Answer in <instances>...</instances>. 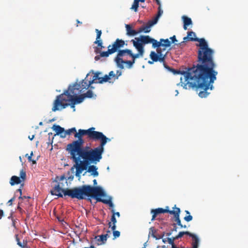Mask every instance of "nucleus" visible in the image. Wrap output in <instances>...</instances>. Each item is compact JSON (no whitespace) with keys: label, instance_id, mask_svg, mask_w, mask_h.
Here are the masks:
<instances>
[{"label":"nucleus","instance_id":"nucleus-21","mask_svg":"<svg viewBox=\"0 0 248 248\" xmlns=\"http://www.w3.org/2000/svg\"><path fill=\"white\" fill-rule=\"evenodd\" d=\"M74 133V137L75 138V135L76 134L78 133V131L77 132V130L75 127H73L72 128L66 130H64L63 134H62L61 135V137L62 138H65L67 135H70L71 133Z\"/></svg>","mask_w":248,"mask_h":248},{"label":"nucleus","instance_id":"nucleus-63","mask_svg":"<svg viewBox=\"0 0 248 248\" xmlns=\"http://www.w3.org/2000/svg\"><path fill=\"white\" fill-rule=\"evenodd\" d=\"M156 248H162V246H158Z\"/></svg>","mask_w":248,"mask_h":248},{"label":"nucleus","instance_id":"nucleus-19","mask_svg":"<svg viewBox=\"0 0 248 248\" xmlns=\"http://www.w3.org/2000/svg\"><path fill=\"white\" fill-rule=\"evenodd\" d=\"M78 84H79V88H81L82 92H84L89 88H90L91 89L93 88V87L92 86V84H90V81H88V80L86 79V78L83 79Z\"/></svg>","mask_w":248,"mask_h":248},{"label":"nucleus","instance_id":"nucleus-57","mask_svg":"<svg viewBox=\"0 0 248 248\" xmlns=\"http://www.w3.org/2000/svg\"><path fill=\"white\" fill-rule=\"evenodd\" d=\"M77 22L78 24H82V22H80L78 20H77Z\"/></svg>","mask_w":248,"mask_h":248},{"label":"nucleus","instance_id":"nucleus-29","mask_svg":"<svg viewBox=\"0 0 248 248\" xmlns=\"http://www.w3.org/2000/svg\"><path fill=\"white\" fill-rule=\"evenodd\" d=\"M84 98H92L93 96V93L91 90H88L86 93L82 94Z\"/></svg>","mask_w":248,"mask_h":248},{"label":"nucleus","instance_id":"nucleus-60","mask_svg":"<svg viewBox=\"0 0 248 248\" xmlns=\"http://www.w3.org/2000/svg\"><path fill=\"white\" fill-rule=\"evenodd\" d=\"M57 218H58V220H59V221H62V220H61V219L60 218H59V217H58Z\"/></svg>","mask_w":248,"mask_h":248},{"label":"nucleus","instance_id":"nucleus-48","mask_svg":"<svg viewBox=\"0 0 248 248\" xmlns=\"http://www.w3.org/2000/svg\"><path fill=\"white\" fill-rule=\"evenodd\" d=\"M3 216V211L2 210L0 209V219H1Z\"/></svg>","mask_w":248,"mask_h":248},{"label":"nucleus","instance_id":"nucleus-6","mask_svg":"<svg viewBox=\"0 0 248 248\" xmlns=\"http://www.w3.org/2000/svg\"><path fill=\"white\" fill-rule=\"evenodd\" d=\"M161 63H163V66L164 67V68L166 69H167L168 70H169V71L172 72L174 75H176V74H184V81L183 82V79L182 78H181V82L180 83H181V85L183 87V88L185 89H195L197 92L198 91V90H201L198 94H199V96L201 97V98H204V97H206L207 96V95L210 93H209L207 92V90L209 89H210L211 90H212V88H213V84L214 83H212L211 84H210V85L208 87V89H206V90H204V89H202V88H197V87H190L189 88H186L185 87H184V85L186 83V82H189L190 81H191V79L190 78H188L186 80V73L188 71H186V72H181L180 71H179V70H175L172 68H171L170 67V66H169L168 65H167L166 64V62H165V60L164 61V62H161ZM189 68H188V69H189Z\"/></svg>","mask_w":248,"mask_h":248},{"label":"nucleus","instance_id":"nucleus-55","mask_svg":"<svg viewBox=\"0 0 248 248\" xmlns=\"http://www.w3.org/2000/svg\"><path fill=\"white\" fill-rule=\"evenodd\" d=\"M185 212H186V214H187V215H190V213H189V212L188 211H187V210H186V211H185Z\"/></svg>","mask_w":248,"mask_h":248},{"label":"nucleus","instance_id":"nucleus-53","mask_svg":"<svg viewBox=\"0 0 248 248\" xmlns=\"http://www.w3.org/2000/svg\"><path fill=\"white\" fill-rule=\"evenodd\" d=\"M171 233H172V232H168V233H167V234H166V235H167V236H170V235L171 234Z\"/></svg>","mask_w":248,"mask_h":248},{"label":"nucleus","instance_id":"nucleus-22","mask_svg":"<svg viewBox=\"0 0 248 248\" xmlns=\"http://www.w3.org/2000/svg\"><path fill=\"white\" fill-rule=\"evenodd\" d=\"M182 19L184 22V29L186 30L187 29V26L192 24V20L190 18L185 16H182Z\"/></svg>","mask_w":248,"mask_h":248},{"label":"nucleus","instance_id":"nucleus-45","mask_svg":"<svg viewBox=\"0 0 248 248\" xmlns=\"http://www.w3.org/2000/svg\"><path fill=\"white\" fill-rule=\"evenodd\" d=\"M27 198L30 199L31 197H26L25 196H22L21 195V196L20 195V196L19 197V199H25Z\"/></svg>","mask_w":248,"mask_h":248},{"label":"nucleus","instance_id":"nucleus-44","mask_svg":"<svg viewBox=\"0 0 248 248\" xmlns=\"http://www.w3.org/2000/svg\"><path fill=\"white\" fill-rule=\"evenodd\" d=\"M170 39L171 40L172 43H174L175 42H177V40L176 39V37L175 35H173V36L170 37Z\"/></svg>","mask_w":248,"mask_h":248},{"label":"nucleus","instance_id":"nucleus-31","mask_svg":"<svg viewBox=\"0 0 248 248\" xmlns=\"http://www.w3.org/2000/svg\"><path fill=\"white\" fill-rule=\"evenodd\" d=\"M160 6H161V4L160 5H159V7H158V13H157V16H156V17H155L154 19H156V22H157L158 21V18L159 17V16L162 14L163 13V11H162L161 10V8H160Z\"/></svg>","mask_w":248,"mask_h":248},{"label":"nucleus","instance_id":"nucleus-36","mask_svg":"<svg viewBox=\"0 0 248 248\" xmlns=\"http://www.w3.org/2000/svg\"><path fill=\"white\" fill-rule=\"evenodd\" d=\"M32 155H33V152H31V153L30 155L29 156H28V159L29 162H32L33 164H36V160H32L31 159V157H32Z\"/></svg>","mask_w":248,"mask_h":248},{"label":"nucleus","instance_id":"nucleus-50","mask_svg":"<svg viewBox=\"0 0 248 248\" xmlns=\"http://www.w3.org/2000/svg\"><path fill=\"white\" fill-rule=\"evenodd\" d=\"M180 228H187V226L186 225H183L182 224H181V225L180 226Z\"/></svg>","mask_w":248,"mask_h":248},{"label":"nucleus","instance_id":"nucleus-7","mask_svg":"<svg viewBox=\"0 0 248 248\" xmlns=\"http://www.w3.org/2000/svg\"><path fill=\"white\" fill-rule=\"evenodd\" d=\"M125 45L126 46L127 44H125L124 41L117 38L111 45H109L108 46V49L107 51L102 52L101 56H109L110 55L116 52L118 53L119 51L122 50L120 49L123 48Z\"/></svg>","mask_w":248,"mask_h":248},{"label":"nucleus","instance_id":"nucleus-28","mask_svg":"<svg viewBox=\"0 0 248 248\" xmlns=\"http://www.w3.org/2000/svg\"><path fill=\"white\" fill-rule=\"evenodd\" d=\"M99 238L97 239L98 241H101L103 244H104L107 239V238L108 237V234H102L99 236Z\"/></svg>","mask_w":248,"mask_h":248},{"label":"nucleus","instance_id":"nucleus-4","mask_svg":"<svg viewBox=\"0 0 248 248\" xmlns=\"http://www.w3.org/2000/svg\"><path fill=\"white\" fill-rule=\"evenodd\" d=\"M84 99L82 94L79 96L78 95H71L69 91L66 90L63 93L57 96L54 102L52 110L56 111L59 110V107H61L62 108H66L70 105L67 102H74L76 104H79L83 101Z\"/></svg>","mask_w":248,"mask_h":248},{"label":"nucleus","instance_id":"nucleus-23","mask_svg":"<svg viewBox=\"0 0 248 248\" xmlns=\"http://www.w3.org/2000/svg\"><path fill=\"white\" fill-rule=\"evenodd\" d=\"M87 169V171L92 173V175H93L94 176H97L98 175L99 173L97 171V168L95 166L89 165Z\"/></svg>","mask_w":248,"mask_h":248},{"label":"nucleus","instance_id":"nucleus-39","mask_svg":"<svg viewBox=\"0 0 248 248\" xmlns=\"http://www.w3.org/2000/svg\"><path fill=\"white\" fill-rule=\"evenodd\" d=\"M155 231L154 227H151V228H150L149 233H152V235L154 237H155Z\"/></svg>","mask_w":248,"mask_h":248},{"label":"nucleus","instance_id":"nucleus-40","mask_svg":"<svg viewBox=\"0 0 248 248\" xmlns=\"http://www.w3.org/2000/svg\"><path fill=\"white\" fill-rule=\"evenodd\" d=\"M187 41H190L189 37L187 36L186 37H185L183 38V41L179 44V45H182L185 42H187Z\"/></svg>","mask_w":248,"mask_h":248},{"label":"nucleus","instance_id":"nucleus-43","mask_svg":"<svg viewBox=\"0 0 248 248\" xmlns=\"http://www.w3.org/2000/svg\"><path fill=\"white\" fill-rule=\"evenodd\" d=\"M15 197L14 196L12 199H11L7 202V204H9V205H12L13 202L15 201Z\"/></svg>","mask_w":248,"mask_h":248},{"label":"nucleus","instance_id":"nucleus-24","mask_svg":"<svg viewBox=\"0 0 248 248\" xmlns=\"http://www.w3.org/2000/svg\"><path fill=\"white\" fill-rule=\"evenodd\" d=\"M52 128L54 131H55L56 133V135H60V136L62 134H63V133L64 132V129L63 127H61L59 125H53Z\"/></svg>","mask_w":248,"mask_h":248},{"label":"nucleus","instance_id":"nucleus-12","mask_svg":"<svg viewBox=\"0 0 248 248\" xmlns=\"http://www.w3.org/2000/svg\"><path fill=\"white\" fill-rule=\"evenodd\" d=\"M26 178V172L22 170L20 171V177L16 176H13L10 179V184L11 186L20 184L21 181H24Z\"/></svg>","mask_w":248,"mask_h":248},{"label":"nucleus","instance_id":"nucleus-20","mask_svg":"<svg viewBox=\"0 0 248 248\" xmlns=\"http://www.w3.org/2000/svg\"><path fill=\"white\" fill-rule=\"evenodd\" d=\"M125 28L126 31V35L129 36H134L139 33V30L136 31L132 29L130 25L126 24Z\"/></svg>","mask_w":248,"mask_h":248},{"label":"nucleus","instance_id":"nucleus-34","mask_svg":"<svg viewBox=\"0 0 248 248\" xmlns=\"http://www.w3.org/2000/svg\"><path fill=\"white\" fill-rule=\"evenodd\" d=\"M112 231H113V236L114 237V238L119 237L120 236V232L119 231H115V230H112Z\"/></svg>","mask_w":248,"mask_h":248},{"label":"nucleus","instance_id":"nucleus-25","mask_svg":"<svg viewBox=\"0 0 248 248\" xmlns=\"http://www.w3.org/2000/svg\"><path fill=\"white\" fill-rule=\"evenodd\" d=\"M117 222V220L115 218V217L114 215L111 216V222L108 223V226L109 227H111L112 230H114L116 228V223Z\"/></svg>","mask_w":248,"mask_h":248},{"label":"nucleus","instance_id":"nucleus-37","mask_svg":"<svg viewBox=\"0 0 248 248\" xmlns=\"http://www.w3.org/2000/svg\"><path fill=\"white\" fill-rule=\"evenodd\" d=\"M184 219L185 221L189 222L192 220L193 217L190 215H188V216L185 217Z\"/></svg>","mask_w":248,"mask_h":248},{"label":"nucleus","instance_id":"nucleus-41","mask_svg":"<svg viewBox=\"0 0 248 248\" xmlns=\"http://www.w3.org/2000/svg\"><path fill=\"white\" fill-rule=\"evenodd\" d=\"M102 53V52L101 53H100V55H97L95 57H94V59L95 61H98L100 57H108V56H101V54Z\"/></svg>","mask_w":248,"mask_h":248},{"label":"nucleus","instance_id":"nucleus-2","mask_svg":"<svg viewBox=\"0 0 248 248\" xmlns=\"http://www.w3.org/2000/svg\"><path fill=\"white\" fill-rule=\"evenodd\" d=\"M187 36L191 41H198L200 47L197 52V63L186 73V80L190 78L191 81L186 82L184 87H197L206 90L210 84L217 79V71L215 70L216 64L214 60V50L208 47L204 38H195L196 34L193 31H188Z\"/></svg>","mask_w":248,"mask_h":248},{"label":"nucleus","instance_id":"nucleus-1","mask_svg":"<svg viewBox=\"0 0 248 248\" xmlns=\"http://www.w3.org/2000/svg\"><path fill=\"white\" fill-rule=\"evenodd\" d=\"M94 127L87 130L78 129L75 135L78 140L67 145L70 158L75 163L72 170L76 169V176L80 177L90 164H96L102 158L104 146L110 139L103 133L94 131Z\"/></svg>","mask_w":248,"mask_h":248},{"label":"nucleus","instance_id":"nucleus-18","mask_svg":"<svg viewBox=\"0 0 248 248\" xmlns=\"http://www.w3.org/2000/svg\"><path fill=\"white\" fill-rule=\"evenodd\" d=\"M101 74V72H96L94 73V75L92 80H89L90 84H93V83H100L102 84L106 81H101L103 77H100V75Z\"/></svg>","mask_w":248,"mask_h":248},{"label":"nucleus","instance_id":"nucleus-15","mask_svg":"<svg viewBox=\"0 0 248 248\" xmlns=\"http://www.w3.org/2000/svg\"><path fill=\"white\" fill-rule=\"evenodd\" d=\"M156 23V19H153L149 20L145 26L141 27L139 29V33L144 32V33H148L151 31V27Z\"/></svg>","mask_w":248,"mask_h":248},{"label":"nucleus","instance_id":"nucleus-32","mask_svg":"<svg viewBox=\"0 0 248 248\" xmlns=\"http://www.w3.org/2000/svg\"><path fill=\"white\" fill-rule=\"evenodd\" d=\"M95 31L96 32V40H101L100 37L102 34V31L101 30H99L98 29H95Z\"/></svg>","mask_w":248,"mask_h":248},{"label":"nucleus","instance_id":"nucleus-56","mask_svg":"<svg viewBox=\"0 0 248 248\" xmlns=\"http://www.w3.org/2000/svg\"><path fill=\"white\" fill-rule=\"evenodd\" d=\"M93 184H94V185H96V184H97V181H96V180L95 179H94V180L93 181Z\"/></svg>","mask_w":248,"mask_h":248},{"label":"nucleus","instance_id":"nucleus-3","mask_svg":"<svg viewBox=\"0 0 248 248\" xmlns=\"http://www.w3.org/2000/svg\"><path fill=\"white\" fill-rule=\"evenodd\" d=\"M63 193L64 196H68L71 198H77L78 200L84 199L85 196L90 197L95 199L97 202H102L108 204L110 207H114L111 199L106 200L101 198L106 194L102 188L99 186L83 185L81 186L74 187L72 189L64 190Z\"/></svg>","mask_w":248,"mask_h":248},{"label":"nucleus","instance_id":"nucleus-38","mask_svg":"<svg viewBox=\"0 0 248 248\" xmlns=\"http://www.w3.org/2000/svg\"><path fill=\"white\" fill-rule=\"evenodd\" d=\"M94 51L95 52V54H98V53H101L102 52H101V50L102 49L100 48V47H98L97 46H94Z\"/></svg>","mask_w":248,"mask_h":248},{"label":"nucleus","instance_id":"nucleus-26","mask_svg":"<svg viewBox=\"0 0 248 248\" xmlns=\"http://www.w3.org/2000/svg\"><path fill=\"white\" fill-rule=\"evenodd\" d=\"M139 2H143L141 0H134V2L130 8V9L134 10L135 12H137L139 6Z\"/></svg>","mask_w":248,"mask_h":248},{"label":"nucleus","instance_id":"nucleus-47","mask_svg":"<svg viewBox=\"0 0 248 248\" xmlns=\"http://www.w3.org/2000/svg\"><path fill=\"white\" fill-rule=\"evenodd\" d=\"M173 228L171 230V231L172 232H173V231L177 232V227H176V224H173Z\"/></svg>","mask_w":248,"mask_h":248},{"label":"nucleus","instance_id":"nucleus-16","mask_svg":"<svg viewBox=\"0 0 248 248\" xmlns=\"http://www.w3.org/2000/svg\"><path fill=\"white\" fill-rule=\"evenodd\" d=\"M67 90L69 91L70 95L73 96L79 94L82 92L81 88H79V84L77 82H76L72 86H69Z\"/></svg>","mask_w":248,"mask_h":248},{"label":"nucleus","instance_id":"nucleus-62","mask_svg":"<svg viewBox=\"0 0 248 248\" xmlns=\"http://www.w3.org/2000/svg\"><path fill=\"white\" fill-rule=\"evenodd\" d=\"M43 124V122H41L39 123V125H42Z\"/></svg>","mask_w":248,"mask_h":248},{"label":"nucleus","instance_id":"nucleus-52","mask_svg":"<svg viewBox=\"0 0 248 248\" xmlns=\"http://www.w3.org/2000/svg\"><path fill=\"white\" fill-rule=\"evenodd\" d=\"M34 137V135H32L31 137L29 136V139L30 140H32Z\"/></svg>","mask_w":248,"mask_h":248},{"label":"nucleus","instance_id":"nucleus-13","mask_svg":"<svg viewBox=\"0 0 248 248\" xmlns=\"http://www.w3.org/2000/svg\"><path fill=\"white\" fill-rule=\"evenodd\" d=\"M123 56H119V52L117 53V56L115 57L114 61L116 63V64L118 67L121 69H123L124 68V63L126 64L127 65V67L129 69L131 68L133 66V64L130 61H124L123 60L122 57Z\"/></svg>","mask_w":248,"mask_h":248},{"label":"nucleus","instance_id":"nucleus-42","mask_svg":"<svg viewBox=\"0 0 248 248\" xmlns=\"http://www.w3.org/2000/svg\"><path fill=\"white\" fill-rule=\"evenodd\" d=\"M111 212L113 213L112 215H114V216L116 215L118 217H119L120 216V214L119 212H115V211L113 209L111 210Z\"/></svg>","mask_w":248,"mask_h":248},{"label":"nucleus","instance_id":"nucleus-11","mask_svg":"<svg viewBox=\"0 0 248 248\" xmlns=\"http://www.w3.org/2000/svg\"><path fill=\"white\" fill-rule=\"evenodd\" d=\"M121 75L122 72L119 70H117L116 74L113 71H111L109 72L108 75H105L103 77L101 81L113 83L115 80L118 79L119 77Z\"/></svg>","mask_w":248,"mask_h":248},{"label":"nucleus","instance_id":"nucleus-14","mask_svg":"<svg viewBox=\"0 0 248 248\" xmlns=\"http://www.w3.org/2000/svg\"><path fill=\"white\" fill-rule=\"evenodd\" d=\"M172 210H170L169 206H166L165 209L162 208H158L155 209H152L151 213L153 214L152 220L153 221L155 219L156 216L159 214L168 213L171 214Z\"/></svg>","mask_w":248,"mask_h":248},{"label":"nucleus","instance_id":"nucleus-5","mask_svg":"<svg viewBox=\"0 0 248 248\" xmlns=\"http://www.w3.org/2000/svg\"><path fill=\"white\" fill-rule=\"evenodd\" d=\"M170 45L171 42L168 39H160L159 41H157L156 52L153 51L151 52L150 54L151 59L154 62H164L167 54V52H164L166 50V48L170 46Z\"/></svg>","mask_w":248,"mask_h":248},{"label":"nucleus","instance_id":"nucleus-58","mask_svg":"<svg viewBox=\"0 0 248 248\" xmlns=\"http://www.w3.org/2000/svg\"><path fill=\"white\" fill-rule=\"evenodd\" d=\"M17 209L20 211L22 210L21 208L19 205L17 206Z\"/></svg>","mask_w":248,"mask_h":248},{"label":"nucleus","instance_id":"nucleus-51","mask_svg":"<svg viewBox=\"0 0 248 248\" xmlns=\"http://www.w3.org/2000/svg\"><path fill=\"white\" fill-rule=\"evenodd\" d=\"M17 191L19 192L20 196L22 195V190H21V189H20V188L18 189L17 190Z\"/></svg>","mask_w":248,"mask_h":248},{"label":"nucleus","instance_id":"nucleus-33","mask_svg":"<svg viewBox=\"0 0 248 248\" xmlns=\"http://www.w3.org/2000/svg\"><path fill=\"white\" fill-rule=\"evenodd\" d=\"M16 240L17 242V244L20 247H21L23 246V242L21 243L19 240V238H18V235L16 234L15 235Z\"/></svg>","mask_w":248,"mask_h":248},{"label":"nucleus","instance_id":"nucleus-46","mask_svg":"<svg viewBox=\"0 0 248 248\" xmlns=\"http://www.w3.org/2000/svg\"><path fill=\"white\" fill-rule=\"evenodd\" d=\"M71 102V107L72 108H74V110L75 111V105L76 104L75 103V102Z\"/></svg>","mask_w":248,"mask_h":248},{"label":"nucleus","instance_id":"nucleus-30","mask_svg":"<svg viewBox=\"0 0 248 248\" xmlns=\"http://www.w3.org/2000/svg\"><path fill=\"white\" fill-rule=\"evenodd\" d=\"M94 43L97 44V46L100 47L101 49L104 48V46H103V41L102 40H95Z\"/></svg>","mask_w":248,"mask_h":248},{"label":"nucleus","instance_id":"nucleus-27","mask_svg":"<svg viewBox=\"0 0 248 248\" xmlns=\"http://www.w3.org/2000/svg\"><path fill=\"white\" fill-rule=\"evenodd\" d=\"M190 233L191 232H179L178 235H176L173 237L174 238V240H176L177 239H178L179 238L182 237L184 234H186L189 236Z\"/></svg>","mask_w":248,"mask_h":248},{"label":"nucleus","instance_id":"nucleus-59","mask_svg":"<svg viewBox=\"0 0 248 248\" xmlns=\"http://www.w3.org/2000/svg\"><path fill=\"white\" fill-rule=\"evenodd\" d=\"M12 225H13V226L14 227H15V221H13Z\"/></svg>","mask_w":248,"mask_h":248},{"label":"nucleus","instance_id":"nucleus-64","mask_svg":"<svg viewBox=\"0 0 248 248\" xmlns=\"http://www.w3.org/2000/svg\"><path fill=\"white\" fill-rule=\"evenodd\" d=\"M52 135V133L50 132L48 133V135L50 136V135Z\"/></svg>","mask_w":248,"mask_h":248},{"label":"nucleus","instance_id":"nucleus-9","mask_svg":"<svg viewBox=\"0 0 248 248\" xmlns=\"http://www.w3.org/2000/svg\"><path fill=\"white\" fill-rule=\"evenodd\" d=\"M131 42L133 44H137L141 46L144 48V46L146 44H152V46L156 48V44L157 40L151 38L149 35H140V37H136L135 39H132Z\"/></svg>","mask_w":248,"mask_h":248},{"label":"nucleus","instance_id":"nucleus-61","mask_svg":"<svg viewBox=\"0 0 248 248\" xmlns=\"http://www.w3.org/2000/svg\"><path fill=\"white\" fill-rule=\"evenodd\" d=\"M89 248H95L93 246H91Z\"/></svg>","mask_w":248,"mask_h":248},{"label":"nucleus","instance_id":"nucleus-17","mask_svg":"<svg viewBox=\"0 0 248 248\" xmlns=\"http://www.w3.org/2000/svg\"><path fill=\"white\" fill-rule=\"evenodd\" d=\"M173 210L172 211L170 215H173L174 217V221L176 222V224L179 226L181 225V221L180 218V209L176 207V205L173 207Z\"/></svg>","mask_w":248,"mask_h":248},{"label":"nucleus","instance_id":"nucleus-54","mask_svg":"<svg viewBox=\"0 0 248 248\" xmlns=\"http://www.w3.org/2000/svg\"><path fill=\"white\" fill-rule=\"evenodd\" d=\"M154 62L153 60H152V61H149L148 62V63H149V64H153Z\"/></svg>","mask_w":248,"mask_h":248},{"label":"nucleus","instance_id":"nucleus-8","mask_svg":"<svg viewBox=\"0 0 248 248\" xmlns=\"http://www.w3.org/2000/svg\"><path fill=\"white\" fill-rule=\"evenodd\" d=\"M133 46L138 50V53L134 54L131 50L129 49H122L119 51V56H124L125 55H129L130 57H133L135 59H138L140 57H143L144 53V48H142L141 46L137 44H133Z\"/></svg>","mask_w":248,"mask_h":248},{"label":"nucleus","instance_id":"nucleus-49","mask_svg":"<svg viewBox=\"0 0 248 248\" xmlns=\"http://www.w3.org/2000/svg\"><path fill=\"white\" fill-rule=\"evenodd\" d=\"M132 58V60H130L131 62H132V63L133 64V65L135 63V62H136V59H135L133 57H131Z\"/></svg>","mask_w":248,"mask_h":248},{"label":"nucleus","instance_id":"nucleus-10","mask_svg":"<svg viewBox=\"0 0 248 248\" xmlns=\"http://www.w3.org/2000/svg\"><path fill=\"white\" fill-rule=\"evenodd\" d=\"M62 181H65V183H67L66 178L64 175H62L60 177L58 176L56 177L55 181L59 182V183L57 185L55 186L53 189L51 191V193L52 195L58 196L59 197H62V195L61 193V192L64 194L63 190L69 189L68 188L64 189L62 188V187L63 186V185L62 183H60V182ZM72 189L73 188L71 189Z\"/></svg>","mask_w":248,"mask_h":248},{"label":"nucleus","instance_id":"nucleus-35","mask_svg":"<svg viewBox=\"0 0 248 248\" xmlns=\"http://www.w3.org/2000/svg\"><path fill=\"white\" fill-rule=\"evenodd\" d=\"M21 248H31V247L28 245V241L27 240H23V246Z\"/></svg>","mask_w":248,"mask_h":248}]
</instances>
